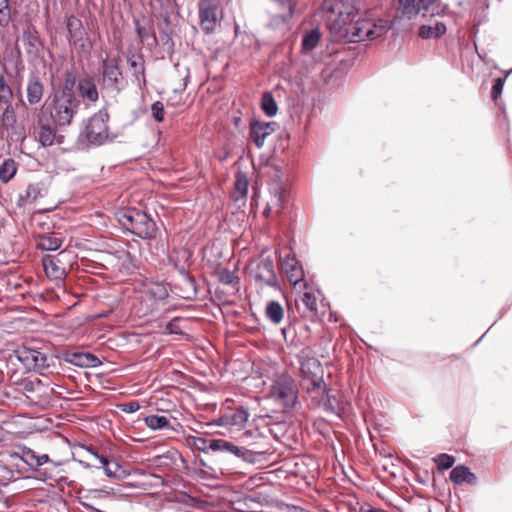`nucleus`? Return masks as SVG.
I'll return each instance as SVG.
<instances>
[{"instance_id": "1", "label": "nucleus", "mask_w": 512, "mask_h": 512, "mask_svg": "<svg viewBox=\"0 0 512 512\" xmlns=\"http://www.w3.org/2000/svg\"><path fill=\"white\" fill-rule=\"evenodd\" d=\"M391 28L388 20L365 19L354 6L343 5L331 30L345 42L357 43L366 39H376L385 35Z\"/></svg>"}, {"instance_id": "2", "label": "nucleus", "mask_w": 512, "mask_h": 512, "mask_svg": "<svg viewBox=\"0 0 512 512\" xmlns=\"http://www.w3.org/2000/svg\"><path fill=\"white\" fill-rule=\"evenodd\" d=\"M82 107L80 94L52 91L43 106L46 115L56 127L69 126Z\"/></svg>"}, {"instance_id": "3", "label": "nucleus", "mask_w": 512, "mask_h": 512, "mask_svg": "<svg viewBox=\"0 0 512 512\" xmlns=\"http://www.w3.org/2000/svg\"><path fill=\"white\" fill-rule=\"evenodd\" d=\"M10 456L24 462L32 471L37 473V478L42 481L52 479L60 465L52 460L48 454L38 453L22 444L14 445L10 451Z\"/></svg>"}, {"instance_id": "4", "label": "nucleus", "mask_w": 512, "mask_h": 512, "mask_svg": "<svg viewBox=\"0 0 512 512\" xmlns=\"http://www.w3.org/2000/svg\"><path fill=\"white\" fill-rule=\"evenodd\" d=\"M268 415H261L253 419L241 434V440L250 450L252 456L264 455L270 450V442L266 435Z\"/></svg>"}, {"instance_id": "5", "label": "nucleus", "mask_w": 512, "mask_h": 512, "mask_svg": "<svg viewBox=\"0 0 512 512\" xmlns=\"http://www.w3.org/2000/svg\"><path fill=\"white\" fill-rule=\"evenodd\" d=\"M298 395L297 382L287 373L277 375L269 388V397L284 409H293L298 403Z\"/></svg>"}, {"instance_id": "6", "label": "nucleus", "mask_w": 512, "mask_h": 512, "mask_svg": "<svg viewBox=\"0 0 512 512\" xmlns=\"http://www.w3.org/2000/svg\"><path fill=\"white\" fill-rule=\"evenodd\" d=\"M398 11L402 18L411 20L416 16L435 17L444 15L447 5L441 0H398Z\"/></svg>"}, {"instance_id": "7", "label": "nucleus", "mask_w": 512, "mask_h": 512, "mask_svg": "<svg viewBox=\"0 0 512 512\" xmlns=\"http://www.w3.org/2000/svg\"><path fill=\"white\" fill-rule=\"evenodd\" d=\"M99 84L102 90L114 96L124 90L126 81L120 67L119 57H106L102 60Z\"/></svg>"}, {"instance_id": "8", "label": "nucleus", "mask_w": 512, "mask_h": 512, "mask_svg": "<svg viewBox=\"0 0 512 512\" xmlns=\"http://www.w3.org/2000/svg\"><path fill=\"white\" fill-rule=\"evenodd\" d=\"M314 408L340 416L345 411V402L338 391L329 388L326 383L320 386L319 391L307 393Z\"/></svg>"}, {"instance_id": "9", "label": "nucleus", "mask_w": 512, "mask_h": 512, "mask_svg": "<svg viewBox=\"0 0 512 512\" xmlns=\"http://www.w3.org/2000/svg\"><path fill=\"white\" fill-rule=\"evenodd\" d=\"M300 372L304 387L307 393L319 391L320 386L324 384V369L321 362L315 358L306 355L302 351L299 355Z\"/></svg>"}, {"instance_id": "10", "label": "nucleus", "mask_w": 512, "mask_h": 512, "mask_svg": "<svg viewBox=\"0 0 512 512\" xmlns=\"http://www.w3.org/2000/svg\"><path fill=\"white\" fill-rule=\"evenodd\" d=\"M109 114L106 109H101L88 120L84 136L89 144L101 146L113 138L109 137Z\"/></svg>"}, {"instance_id": "11", "label": "nucleus", "mask_w": 512, "mask_h": 512, "mask_svg": "<svg viewBox=\"0 0 512 512\" xmlns=\"http://www.w3.org/2000/svg\"><path fill=\"white\" fill-rule=\"evenodd\" d=\"M67 39L70 45H73L78 54L90 56L93 49V43L86 32L83 23L74 15L66 19Z\"/></svg>"}, {"instance_id": "12", "label": "nucleus", "mask_w": 512, "mask_h": 512, "mask_svg": "<svg viewBox=\"0 0 512 512\" xmlns=\"http://www.w3.org/2000/svg\"><path fill=\"white\" fill-rule=\"evenodd\" d=\"M14 355L28 372L49 367L46 354L38 349L22 346L14 351Z\"/></svg>"}, {"instance_id": "13", "label": "nucleus", "mask_w": 512, "mask_h": 512, "mask_svg": "<svg viewBox=\"0 0 512 512\" xmlns=\"http://www.w3.org/2000/svg\"><path fill=\"white\" fill-rule=\"evenodd\" d=\"M270 193V200L267 202V207L264 209L263 214L267 217L270 214H280L287 202V190L280 179H273L268 184Z\"/></svg>"}, {"instance_id": "14", "label": "nucleus", "mask_w": 512, "mask_h": 512, "mask_svg": "<svg viewBox=\"0 0 512 512\" xmlns=\"http://www.w3.org/2000/svg\"><path fill=\"white\" fill-rule=\"evenodd\" d=\"M165 1H166L167 6H169L170 4L175 2V0H165ZM158 17L161 19V21L157 24V29H158V33H159V42H161V44L167 48L169 53L172 54L174 52L175 42L172 38L173 27H172V23H171V14L169 12L168 7L163 9L159 13Z\"/></svg>"}, {"instance_id": "15", "label": "nucleus", "mask_w": 512, "mask_h": 512, "mask_svg": "<svg viewBox=\"0 0 512 512\" xmlns=\"http://www.w3.org/2000/svg\"><path fill=\"white\" fill-rule=\"evenodd\" d=\"M211 451H222L236 457L243 459L246 462L254 463L255 458L252 456L250 450L245 446H237L234 443L225 439H211Z\"/></svg>"}, {"instance_id": "16", "label": "nucleus", "mask_w": 512, "mask_h": 512, "mask_svg": "<svg viewBox=\"0 0 512 512\" xmlns=\"http://www.w3.org/2000/svg\"><path fill=\"white\" fill-rule=\"evenodd\" d=\"M253 277L257 281H262L268 286L277 284V275L274 269L273 259L269 256L263 257L258 261L252 270Z\"/></svg>"}, {"instance_id": "17", "label": "nucleus", "mask_w": 512, "mask_h": 512, "mask_svg": "<svg viewBox=\"0 0 512 512\" xmlns=\"http://www.w3.org/2000/svg\"><path fill=\"white\" fill-rule=\"evenodd\" d=\"M249 412L243 406H239L235 409H228L217 420L219 426H225L230 428H242L248 422Z\"/></svg>"}, {"instance_id": "18", "label": "nucleus", "mask_w": 512, "mask_h": 512, "mask_svg": "<svg viewBox=\"0 0 512 512\" xmlns=\"http://www.w3.org/2000/svg\"><path fill=\"white\" fill-rule=\"evenodd\" d=\"M281 269L288 281L296 286L304 282V270L294 254H287L281 261Z\"/></svg>"}, {"instance_id": "19", "label": "nucleus", "mask_w": 512, "mask_h": 512, "mask_svg": "<svg viewBox=\"0 0 512 512\" xmlns=\"http://www.w3.org/2000/svg\"><path fill=\"white\" fill-rule=\"evenodd\" d=\"M49 120L51 119L46 115L45 110H41L37 117L39 125L38 142L41 147L52 146L56 140V129Z\"/></svg>"}, {"instance_id": "20", "label": "nucleus", "mask_w": 512, "mask_h": 512, "mask_svg": "<svg viewBox=\"0 0 512 512\" xmlns=\"http://www.w3.org/2000/svg\"><path fill=\"white\" fill-rule=\"evenodd\" d=\"M64 361L81 368H94L101 364L97 356L88 352H66Z\"/></svg>"}, {"instance_id": "21", "label": "nucleus", "mask_w": 512, "mask_h": 512, "mask_svg": "<svg viewBox=\"0 0 512 512\" xmlns=\"http://www.w3.org/2000/svg\"><path fill=\"white\" fill-rule=\"evenodd\" d=\"M27 101L30 105L38 104L44 94V85L38 74L32 73L27 83Z\"/></svg>"}, {"instance_id": "22", "label": "nucleus", "mask_w": 512, "mask_h": 512, "mask_svg": "<svg viewBox=\"0 0 512 512\" xmlns=\"http://www.w3.org/2000/svg\"><path fill=\"white\" fill-rule=\"evenodd\" d=\"M218 6H199L200 26L205 34L214 31L217 22Z\"/></svg>"}, {"instance_id": "23", "label": "nucleus", "mask_w": 512, "mask_h": 512, "mask_svg": "<svg viewBox=\"0 0 512 512\" xmlns=\"http://www.w3.org/2000/svg\"><path fill=\"white\" fill-rule=\"evenodd\" d=\"M77 92L81 95L82 106L84 105V98L90 102H96L99 98L95 82L90 77H83L78 80Z\"/></svg>"}, {"instance_id": "24", "label": "nucleus", "mask_w": 512, "mask_h": 512, "mask_svg": "<svg viewBox=\"0 0 512 512\" xmlns=\"http://www.w3.org/2000/svg\"><path fill=\"white\" fill-rule=\"evenodd\" d=\"M446 31V24L435 20L434 23L421 25L418 29V36L422 39H439Z\"/></svg>"}, {"instance_id": "25", "label": "nucleus", "mask_w": 512, "mask_h": 512, "mask_svg": "<svg viewBox=\"0 0 512 512\" xmlns=\"http://www.w3.org/2000/svg\"><path fill=\"white\" fill-rule=\"evenodd\" d=\"M449 478L455 485L462 483L475 485L477 483L476 475L465 465L454 467L450 472Z\"/></svg>"}, {"instance_id": "26", "label": "nucleus", "mask_w": 512, "mask_h": 512, "mask_svg": "<svg viewBox=\"0 0 512 512\" xmlns=\"http://www.w3.org/2000/svg\"><path fill=\"white\" fill-rule=\"evenodd\" d=\"M290 429V425L286 421H275L272 416L268 415L266 435L270 440L273 438L276 441H280L287 435Z\"/></svg>"}, {"instance_id": "27", "label": "nucleus", "mask_w": 512, "mask_h": 512, "mask_svg": "<svg viewBox=\"0 0 512 512\" xmlns=\"http://www.w3.org/2000/svg\"><path fill=\"white\" fill-rule=\"evenodd\" d=\"M127 63L129 67L133 70V76L135 79L141 83L142 85H146L145 79V61L144 57L141 53H130L127 57Z\"/></svg>"}, {"instance_id": "28", "label": "nucleus", "mask_w": 512, "mask_h": 512, "mask_svg": "<svg viewBox=\"0 0 512 512\" xmlns=\"http://www.w3.org/2000/svg\"><path fill=\"white\" fill-rule=\"evenodd\" d=\"M62 243L63 238L57 233L51 232L40 235L36 246L43 251H56L62 246Z\"/></svg>"}, {"instance_id": "29", "label": "nucleus", "mask_w": 512, "mask_h": 512, "mask_svg": "<svg viewBox=\"0 0 512 512\" xmlns=\"http://www.w3.org/2000/svg\"><path fill=\"white\" fill-rule=\"evenodd\" d=\"M133 24L135 27V32L142 44H144L149 39L152 40L151 45L157 46L159 44V39L152 27V25H142L138 18H133Z\"/></svg>"}, {"instance_id": "30", "label": "nucleus", "mask_w": 512, "mask_h": 512, "mask_svg": "<svg viewBox=\"0 0 512 512\" xmlns=\"http://www.w3.org/2000/svg\"><path fill=\"white\" fill-rule=\"evenodd\" d=\"M42 265L46 275L54 280H60L65 275V270L58 265V260L51 255L42 258Z\"/></svg>"}, {"instance_id": "31", "label": "nucleus", "mask_w": 512, "mask_h": 512, "mask_svg": "<svg viewBox=\"0 0 512 512\" xmlns=\"http://www.w3.org/2000/svg\"><path fill=\"white\" fill-rule=\"evenodd\" d=\"M250 138L255 146L260 149L264 146L265 139L269 136V132L264 129L262 121L252 119L249 124Z\"/></svg>"}, {"instance_id": "32", "label": "nucleus", "mask_w": 512, "mask_h": 512, "mask_svg": "<svg viewBox=\"0 0 512 512\" xmlns=\"http://www.w3.org/2000/svg\"><path fill=\"white\" fill-rule=\"evenodd\" d=\"M87 451L99 461V466H96L97 468L103 467L104 472L107 477L109 478H116L117 477V471L120 468L118 463L111 462L108 460L107 457L104 455H100L93 447H88Z\"/></svg>"}, {"instance_id": "33", "label": "nucleus", "mask_w": 512, "mask_h": 512, "mask_svg": "<svg viewBox=\"0 0 512 512\" xmlns=\"http://www.w3.org/2000/svg\"><path fill=\"white\" fill-rule=\"evenodd\" d=\"M77 77L76 71L73 69L66 70L64 73V80L61 85L53 88L52 91L67 93V94H79L77 92Z\"/></svg>"}, {"instance_id": "34", "label": "nucleus", "mask_w": 512, "mask_h": 512, "mask_svg": "<svg viewBox=\"0 0 512 512\" xmlns=\"http://www.w3.org/2000/svg\"><path fill=\"white\" fill-rule=\"evenodd\" d=\"M144 422L147 427L152 430H173L176 429L171 424L170 420L166 416L162 415H149L144 418Z\"/></svg>"}, {"instance_id": "35", "label": "nucleus", "mask_w": 512, "mask_h": 512, "mask_svg": "<svg viewBox=\"0 0 512 512\" xmlns=\"http://www.w3.org/2000/svg\"><path fill=\"white\" fill-rule=\"evenodd\" d=\"M144 292L154 300H163L168 296V291L165 285L154 281H148L145 283Z\"/></svg>"}, {"instance_id": "36", "label": "nucleus", "mask_w": 512, "mask_h": 512, "mask_svg": "<svg viewBox=\"0 0 512 512\" xmlns=\"http://www.w3.org/2000/svg\"><path fill=\"white\" fill-rule=\"evenodd\" d=\"M22 39L24 45L27 47V53L33 54L38 52V47L41 44L38 32L31 30L29 27L23 30Z\"/></svg>"}, {"instance_id": "37", "label": "nucleus", "mask_w": 512, "mask_h": 512, "mask_svg": "<svg viewBox=\"0 0 512 512\" xmlns=\"http://www.w3.org/2000/svg\"><path fill=\"white\" fill-rule=\"evenodd\" d=\"M266 317L274 324H279L284 316L282 305L278 301H269L265 309Z\"/></svg>"}, {"instance_id": "38", "label": "nucleus", "mask_w": 512, "mask_h": 512, "mask_svg": "<svg viewBox=\"0 0 512 512\" xmlns=\"http://www.w3.org/2000/svg\"><path fill=\"white\" fill-rule=\"evenodd\" d=\"M261 109L263 110L264 114L268 117H273L277 114L278 105L271 92L266 91L262 94Z\"/></svg>"}, {"instance_id": "39", "label": "nucleus", "mask_w": 512, "mask_h": 512, "mask_svg": "<svg viewBox=\"0 0 512 512\" xmlns=\"http://www.w3.org/2000/svg\"><path fill=\"white\" fill-rule=\"evenodd\" d=\"M17 165L12 158H6L0 164V180L3 183L9 182L16 174Z\"/></svg>"}, {"instance_id": "40", "label": "nucleus", "mask_w": 512, "mask_h": 512, "mask_svg": "<svg viewBox=\"0 0 512 512\" xmlns=\"http://www.w3.org/2000/svg\"><path fill=\"white\" fill-rule=\"evenodd\" d=\"M5 107L3 109V113L0 116V121L2 125L7 130H13L17 123V118L15 114V109L12 105V103L4 104Z\"/></svg>"}, {"instance_id": "41", "label": "nucleus", "mask_w": 512, "mask_h": 512, "mask_svg": "<svg viewBox=\"0 0 512 512\" xmlns=\"http://www.w3.org/2000/svg\"><path fill=\"white\" fill-rule=\"evenodd\" d=\"M174 265H175V268L183 275L184 284L189 289L188 295L185 297L186 298L196 297L197 287H196L195 279L192 276L187 274L185 265H179L177 262H175Z\"/></svg>"}, {"instance_id": "42", "label": "nucleus", "mask_w": 512, "mask_h": 512, "mask_svg": "<svg viewBox=\"0 0 512 512\" xmlns=\"http://www.w3.org/2000/svg\"><path fill=\"white\" fill-rule=\"evenodd\" d=\"M123 227L125 228V232H129L141 239L152 238L157 230V226H131V228L127 226Z\"/></svg>"}, {"instance_id": "43", "label": "nucleus", "mask_w": 512, "mask_h": 512, "mask_svg": "<svg viewBox=\"0 0 512 512\" xmlns=\"http://www.w3.org/2000/svg\"><path fill=\"white\" fill-rule=\"evenodd\" d=\"M320 38L321 33L318 29L311 30L302 39V50L304 52L312 51L319 43Z\"/></svg>"}, {"instance_id": "44", "label": "nucleus", "mask_w": 512, "mask_h": 512, "mask_svg": "<svg viewBox=\"0 0 512 512\" xmlns=\"http://www.w3.org/2000/svg\"><path fill=\"white\" fill-rule=\"evenodd\" d=\"M301 302L305 306L310 317L318 315L317 297L312 292H305L301 296Z\"/></svg>"}, {"instance_id": "45", "label": "nucleus", "mask_w": 512, "mask_h": 512, "mask_svg": "<svg viewBox=\"0 0 512 512\" xmlns=\"http://www.w3.org/2000/svg\"><path fill=\"white\" fill-rule=\"evenodd\" d=\"M235 190L239 194L235 199L245 198L248 193L249 181L244 173H237L235 177Z\"/></svg>"}, {"instance_id": "46", "label": "nucleus", "mask_w": 512, "mask_h": 512, "mask_svg": "<svg viewBox=\"0 0 512 512\" xmlns=\"http://www.w3.org/2000/svg\"><path fill=\"white\" fill-rule=\"evenodd\" d=\"M277 6L283 10L281 14V18L284 22L290 20L295 11V2L294 0H273Z\"/></svg>"}, {"instance_id": "47", "label": "nucleus", "mask_w": 512, "mask_h": 512, "mask_svg": "<svg viewBox=\"0 0 512 512\" xmlns=\"http://www.w3.org/2000/svg\"><path fill=\"white\" fill-rule=\"evenodd\" d=\"M218 280L225 285L236 287L239 284V278L228 269H219L217 271Z\"/></svg>"}, {"instance_id": "48", "label": "nucleus", "mask_w": 512, "mask_h": 512, "mask_svg": "<svg viewBox=\"0 0 512 512\" xmlns=\"http://www.w3.org/2000/svg\"><path fill=\"white\" fill-rule=\"evenodd\" d=\"M13 91L6 82L3 75H0V104L12 103Z\"/></svg>"}, {"instance_id": "49", "label": "nucleus", "mask_w": 512, "mask_h": 512, "mask_svg": "<svg viewBox=\"0 0 512 512\" xmlns=\"http://www.w3.org/2000/svg\"><path fill=\"white\" fill-rule=\"evenodd\" d=\"M11 22V7L9 0H0V27L6 28Z\"/></svg>"}, {"instance_id": "50", "label": "nucleus", "mask_w": 512, "mask_h": 512, "mask_svg": "<svg viewBox=\"0 0 512 512\" xmlns=\"http://www.w3.org/2000/svg\"><path fill=\"white\" fill-rule=\"evenodd\" d=\"M433 460L439 470L450 469L455 463V458L452 455L446 453L437 455Z\"/></svg>"}, {"instance_id": "51", "label": "nucleus", "mask_w": 512, "mask_h": 512, "mask_svg": "<svg viewBox=\"0 0 512 512\" xmlns=\"http://www.w3.org/2000/svg\"><path fill=\"white\" fill-rule=\"evenodd\" d=\"M189 444L193 445L199 451H208L210 449L211 440H207L204 437L189 436L187 438Z\"/></svg>"}, {"instance_id": "52", "label": "nucleus", "mask_w": 512, "mask_h": 512, "mask_svg": "<svg viewBox=\"0 0 512 512\" xmlns=\"http://www.w3.org/2000/svg\"><path fill=\"white\" fill-rule=\"evenodd\" d=\"M151 113H152L153 119L156 122H158V123L162 122L164 120V114H165L163 103L160 101L154 102L151 105Z\"/></svg>"}, {"instance_id": "53", "label": "nucleus", "mask_w": 512, "mask_h": 512, "mask_svg": "<svg viewBox=\"0 0 512 512\" xmlns=\"http://www.w3.org/2000/svg\"><path fill=\"white\" fill-rule=\"evenodd\" d=\"M111 493L105 489H92L89 490L85 496L88 500H101L110 497Z\"/></svg>"}, {"instance_id": "54", "label": "nucleus", "mask_w": 512, "mask_h": 512, "mask_svg": "<svg viewBox=\"0 0 512 512\" xmlns=\"http://www.w3.org/2000/svg\"><path fill=\"white\" fill-rule=\"evenodd\" d=\"M505 83V78L498 77L494 79L492 89H491V97L493 100H496L502 93L503 87Z\"/></svg>"}, {"instance_id": "55", "label": "nucleus", "mask_w": 512, "mask_h": 512, "mask_svg": "<svg viewBox=\"0 0 512 512\" xmlns=\"http://www.w3.org/2000/svg\"><path fill=\"white\" fill-rule=\"evenodd\" d=\"M41 194V189L38 185H29L26 189V197L31 200L35 201Z\"/></svg>"}, {"instance_id": "56", "label": "nucleus", "mask_w": 512, "mask_h": 512, "mask_svg": "<svg viewBox=\"0 0 512 512\" xmlns=\"http://www.w3.org/2000/svg\"><path fill=\"white\" fill-rule=\"evenodd\" d=\"M119 407L125 413H134L140 409V404L138 401H130L121 404Z\"/></svg>"}, {"instance_id": "57", "label": "nucleus", "mask_w": 512, "mask_h": 512, "mask_svg": "<svg viewBox=\"0 0 512 512\" xmlns=\"http://www.w3.org/2000/svg\"><path fill=\"white\" fill-rule=\"evenodd\" d=\"M177 322H178V319L175 318L166 324V330L168 331V333L182 334V331H181L180 327L178 326Z\"/></svg>"}, {"instance_id": "58", "label": "nucleus", "mask_w": 512, "mask_h": 512, "mask_svg": "<svg viewBox=\"0 0 512 512\" xmlns=\"http://www.w3.org/2000/svg\"><path fill=\"white\" fill-rule=\"evenodd\" d=\"M117 218H118V221L119 223L121 224L122 220L125 219L127 220L128 222L130 223H133L134 222V216L132 213H128V212H125V211H122L120 213L117 214Z\"/></svg>"}, {"instance_id": "59", "label": "nucleus", "mask_w": 512, "mask_h": 512, "mask_svg": "<svg viewBox=\"0 0 512 512\" xmlns=\"http://www.w3.org/2000/svg\"><path fill=\"white\" fill-rule=\"evenodd\" d=\"M262 124L264 126V129H266L267 132H269V135L272 134L276 127L278 126V124L274 121H271V122H264L262 121Z\"/></svg>"}, {"instance_id": "60", "label": "nucleus", "mask_w": 512, "mask_h": 512, "mask_svg": "<svg viewBox=\"0 0 512 512\" xmlns=\"http://www.w3.org/2000/svg\"><path fill=\"white\" fill-rule=\"evenodd\" d=\"M219 0H199L198 6H218Z\"/></svg>"}, {"instance_id": "61", "label": "nucleus", "mask_w": 512, "mask_h": 512, "mask_svg": "<svg viewBox=\"0 0 512 512\" xmlns=\"http://www.w3.org/2000/svg\"><path fill=\"white\" fill-rule=\"evenodd\" d=\"M185 72H186V75L184 77V84H183V88L181 90H177L175 89L174 92L175 93H178V92H181L182 90H184L187 86V83L189 81V77H190V68L189 67H185Z\"/></svg>"}, {"instance_id": "62", "label": "nucleus", "mask_w": 512, "mask_h": 512, "mask_svg": "<svg viewBox=\"0 0 512 512\" xmlns=\"http://www.w3.org/2000/svg\"><path fill=\"white\" fill-rule=\"evenodd\" d=\"M55 141H57L58 144L63 143V136H59V137L56 136V140Z\"/></svg>"}, {"instance_id": "63", "label": "nucleus", "mask_w": 512, "mask_h": 512, "mask_svg": "<svg viewBox=\"0 0 512 512\" xmlns=\"http://www.w3.org/2000/svg\"><path fill=\"white\" fill-rule=\"evenodd\" d=\"M189 256H190V254H189L186 250H184V251H183V257H185L186 259H188V258H189Z\"/></svg>"}, {"instance_id": "64", "label": "nucleus", "mask_w": 512, "mask_h": 512, "mask_svg": "<svg viewBox=\"0 0 512 512\" xmlns=\"http://www.w3.org/2000/svg\"><path fill=\"white\" fill-rule=\"evenodd\" d=\"M509 73H512V69L509 71Z\"/></svg>"}]
</instances>
